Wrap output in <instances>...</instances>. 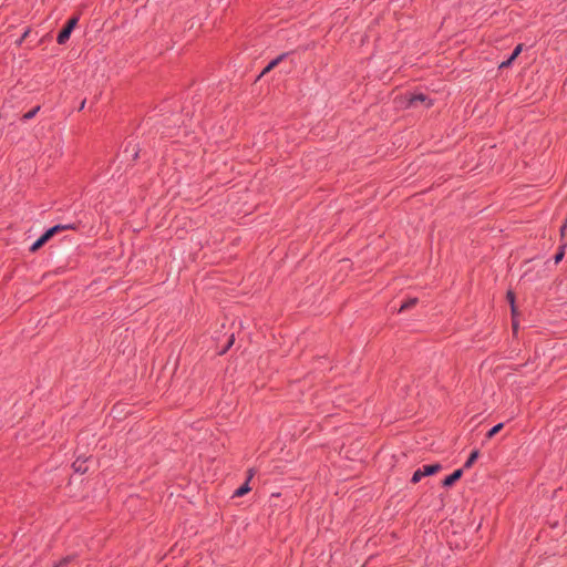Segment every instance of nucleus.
Here are the masks:
<instances>
[{
    "instance_id": "18",
    "label": "nucleus",
    "mask_w": 567,
    "mask_h": 567,
    "mask_svg": "<svg viewBox=\"0 0 567 567\" xmlns=\"http://www.w3.org/2000/svg\"><path fill=\"white\" fill-rule=\"evenodd\" d=\"M287 54L284 53L281 55H279L278 58H276L275 60H272L268 65L269 68H275Z\"/></svg>"
},
{
    "instance_id": "16",
    "label": "nucleus",
    "mask_w": 567,
    "mask_h": 567,
    "mask_svg": "<svg viewBox=\"0 0 567 567\" xmlns=\"http://www.w3.org/2000/svg\"><path fill=\"white\" fill-rule=\"evenodd\" d=\"M73 559L72 556H66L55 563L52 567H64Z\"/></svg>"
},
{
    "instance_id": "13",
    "label": "nucleus",
    "mask_w": 567,
    "mask_h": 567,
    "mask_svg": "<svg viewBox=\"0 0 567 567\" xmlns=\"http://www.w3.org/2000/svg\"><path fill=\"white\" fill-rule=\"evenodd\" d=\"M504 426V423H498L494 425L487 433L486 439H492L494 435H496Z\"/></svg>"
},
{
    "instance_id": "11",
    "label": "nucleus",
    "mask_w": 567,
    "mask_h": 567,
    "mask_svg": "<svg viewBox=\"0 0 567 567\" xmlns=\"http://www.w3.org/2000/svg\"><path fill=\"white\" fill-rule=\"evenodd\" d=\"M250 491V487H249V482L247 481L246 483H244L239 488H237L234 493V496L236 497H240V496H244L246 493H248Z\"/></svg>"
},
{
    "instance_id": "2",
    "label": "nucleus",
    "mask_w": 567,
    "mask_h": 567,
    "mask_svg": "<svg viewBox=\"0 0 567 567\" xmlns=\"http://www.w3.org/2000/svg\"><path fill=\"white\" fill-rule=\"evenodd\" d=\"M78 22H79L78 16L70 18L66 21L65 25L62 28V30L59 32V34L56 37V42L59 44H64L70 39V35H71L73 29L76 27Z\"/></svg>"
},
{
    "instance_id": "7",
    "label": "nucleus",
    "mask_w": 567,
    "mask_h": 567,
    "mask_svg": "<svg viewBox=\"0 0 567 567\" xmlns=\"http://www.w3.org/2000/svg\"><path fill=\"white\" fill-rule=\"evenodd\" d=\"M72 467L76 473L84 474L87 471L85 460L81 461L79 457L73 462Z\"/></svg>"
},
{
    "instance_id": "4",
    "label": "nucleus",
    "mask_w": 567,
    "mask_h": 567,
    "mask_svg": "<svg viewBox=\"0 0 567 567\" xmlns=\"http://www.w3.org/2000/svg\"><path fill=\"white\" fill-rule=\"evenodd\" d=\"M462 475H463V470L462 468L455 470L452 474L447 475L442 481V486L443 487L452 486L454 483H456L462 477Z\"/></svg>"
},
{
    "instance_id": "3",
    "label": "nucleus",
    "mask_w": 567,
    "mask_h": 567,
    "mask_svg": "<svg viewBox=\"0 0 567 567\" xmlns=\"http://www.w3.org/2000/svg\"><path fill=\"white\" fill-rule=\"evenodd\" d=\"M419 104H423L425 109L433 105V101L424 93L410 94L408 97V107H416Z\"/></svg>"
},
{
    "instance_id": "6",
    "label": "nucleus",
    "mask_w": 567,
    "mask_h": 567,
    "mask_svg": "<svg viewBox=\"0 0 567 567\" xmlns=\"http://www.w3.org/2000/svg\"><path fill=\"white\" fill-rule=\"evenodd\" d=\"M50 238L43 233L30 247V251L34 252L40 249Z\"/></svg>"
},
{
    "instance_id": "5",
    "label": "nucleus",
    "mask_w": 567,
    "mask_h": 567,
    "mask_svg": "<svg viewBox=\"0 0 567 567\" xmlns=\"http://www.w3.org/2000/svg\"><path fill=\"white\" fill-rule=\"evenodd\" d=\"M522 50L523 44H517L512 54L509 55V58L506 61H503L498 68L504 69L509 66L513 63V61L520 54Z\"/></svg>"
},
{
    "instance_id": "23",
    "label": "nucleus",
    "mask_w": 567,
    "mask_h": 567,
    "mask_svg": "<svg viewBox=\"0 0 567 567\" xmlns=\"http://www.w3.org/2000/svg\"><path fill=\"white\" fill-rule=\"evenodd\" d=\"M513 328L517 329V324L515 322H513Z\"/></svg>"
},
{
    "instance_id": "9",
    "label": "nucleus",
    "mask_w": 567,
    "mask_h": 567,
    "mask_svg": "<svg viewBox=\"0 0 567 567\" xmlns=\"http://www.w3.org/2000/svg\"><path fill=\"white\" fill-rule=\"evenodd\" d=\"M478 455H480V451L478 450L472 451V453L470 454L468 458L464 463V468H470L474 464V462L477 460Z\"/></svg>"
},
{
    "instance_id": "15",
    "label": "nucleus",
    "mask_w": 567,
    "mask_h": 567,
    "mask_svg": "<svg viewBox=\"0 0 567 567\" xmlns=\"http://www.w3.org/2000/svg\"><path fill=\"white\" fill-rule=\"evenodd\" d=\"M506 299L511 303L512 312L514 315L516 312V308H515V293L512 290H508L507 293H506Z\"/></svg>"
},
{
    "instance_id": "17",
    "label": "nucleus",
    "mask_w": 567,
    "mask_h": 567,
    "mask_svg": "<svg viewBox=\"0 0 567 567\" xmlns=\"http://www.w3.org/2000/svg\"><path fill=\"white\" fill-rule=\"evenodd\" d=\"M234 340H235L234 334H231L226 347L219 352V354H225L229 350V348L233 346Z\"/></svg>"
},
{
    "instance_id": "14",
    "label": "nucleus",
    "mask_w": 567,
    "mask_h": 567,
    "mask_svg": "<svg viewBox=\"0 0 567 567\" xmlns=\"http://www.w3.org/2000/svg\"><path fill=\"white\" fill-rule=\"evenodd\" d=\"M565 247H566V246H565V245H563V246H560V247L558 248V251H557V252L555 254V256H554V262H555V264H558V262H560V261L563 260V258H564V256H565Z\"/></svg>"
},
{
    "instance_id": "20",
    "label": "nucleus",
    "mask_w": 567,
    "mask_h": 567,
    "mask_svg": "<svg viewBox=\"0 0 567 567\" xmlns=\"http://www.w3.org/2000/svg\"><path fill=\"white\" fill-rule=\"evenodd\" d=\"M567 229V220H565L564 225L560 227V235L564 236Z\"/></svg>"
},
{
    "instance_id": "10",
    "label": "nucleus",
    "mask_w": 567,
    "mask_h": 567,
    "mask_svg": "<svg viewBox=\"0 0 567 567\" xmlns=\"http://www.w3.org/2000/svg\"><path fill=\"white\" fill-rule=\"evenodd\" d=\"M40 105H37L35 107H33L32 110H30L29 112L24 113L21 117V120L23 122H27L29 120H32L37 114L38 112L40 111Z\"/></svg>"
},
{
    "instance_id": "8",
    "label": "nucleus",
    "mask_w": 567,
    "mask_h": 567,
    "mask_svg": "<svg viewBox=\"0 0 567 567\" xmlns=\"http://www.w3.org/2000/svg\"><path fill=\"white\" fill-rule=\"evenodd\" d=\"M417 303V298H409L406 301H404L400 309H399V312H402V311H405L408 309H411L413 308L415 305Z\"/></svg>"
},
{
    "instance_id": "21",
    "label": "nucleus",
    "mask_w": 567,
    "mask_h": 567,
    "mask_svg": "<svg viewBox=\"0 0 567 567\" xmlns=\"http://www.w3.org/2000/svg\"><path fill=\"white\" fill-rule=\"evenodd\" d=\"M86 100H83L79 106V111H82L85 106Z\"/></svg>"
},
{
    "instance_id": "22",
    "label": "nucleus",
    "mask_w": 567,
    "mask_h": 567,
    "mask_svg": "<svg viewBox=\"0 0 567 567\" xmlns=\"http://www.w3.org/2000/svg\"><path fill=\"white\" fill-rule=\"evenodd\" d=\"M271 70V68H269V65H267L264 71L261 72V75H264L265 73L269 72Z\"/></svg>"
},
{
    "instance_id": "12",
    "label": "nucleus",
    "mask_w": 567,
    "mask_h": 567,
    "mask_svg": "<svg viewBox=\"0 0 567 567\" xmlns=\"http://www.w3.org/2000/svg\"><path fill=\"white\" fill-rule=\"evenodd\" d=\"M62 230H63L62 224H59V225H55V226L47 229L44 233L51 239L55 234H58L59 231H62Z\"/></svg>"
},
{
    "instance_id": "1",
    "label": "nucleus",
    "mask_w": 567,
    "mask_h": 567,
    "mask_svg": "<svg viewBox=\"0 0 567 567\" xmlns=\"http://www.w3.org/2000/svg\"><path fill=\"white\" fill-rule=\"evenodd\" d=\"M441 468H442V466H441V464H439V463L424 465L423 467L417 468V470L413 473L412 478H411V482H412L413 484H416V483H419L423 477H425V476H430V475H433V474L437 473Z\"/></svg>"
},
{
    "instance_id": "19",
    "label": "nucleus",
    "mask_w": 567,
    "mask_h": 567,
    "mask_svg": "<svg viewBox=\"0 0 567 567\" xmlns=\"http://www.w3.org/2000/svg\"><path fill=\"white\" fill-rule=\"evenodd\" d=\"M63 230H75L78 229V224H62Z\"/></svg>"
}]
</instances>
